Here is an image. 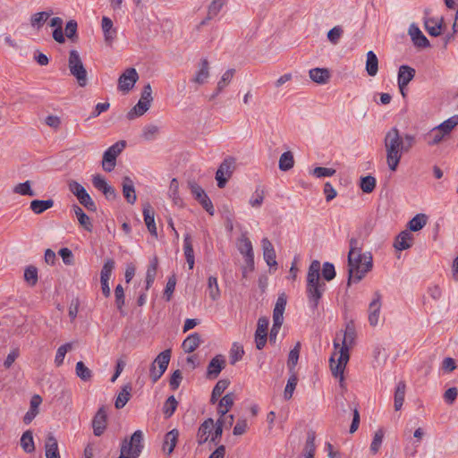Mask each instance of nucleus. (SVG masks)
Wrapping results in <instances>:
<instances>
[{
	"mask_svg": "<svg viewBox=\"0 0 458 458\" xmlns=\"http://www.w3.org/2000/svg\"><path fill=\"white\" fill-rule=\"evenodd\" d=\"M322 276L326 281H331L335 277V267L330 262H325L322 267Z\"/></svg>",
	"mask_w": 458,
	"mask_h": 458,
	"instance_id": "nucleus-62",
	"label": "nucleus"
},
{
	"mask_svg": "<svg viewBox=\"0 0 458 458\" xmlns=\"http://www.w3.org/2000/svg\"><path fill=\"white\" fill-rule=\"evenodd\" d=\"M72 349V344L67 343L61 345L55 353V363L57 367H60L64 363L66 353Z\"/></svg>",
	"mask_w": 458,
	"mask_h": 458,
	"instance_id": "nucleus-50",
	"label": "nucleus"
},
{
	"mask_svg": "<svg viewBox=\"0 0 458 458\" xmlns=\"http://www.w3.org/2000/svg\"><path fill=\"white\" fill-rule=\"evenodd\" d=\"M382 296L379 292H375L373 299L369 306V322L371 327H376L379 322Z\"/></svg>",
	"mask_w": 458,
	"mask_h": 458,
	"instance_id": "nucleus-13",
	"label": "nucleus"
},
{
	"mask_svg": "<svg viewBox=\"0 0 458 458\" xmlns=\"http://www.w3.org/2000/svg\"><path fill=\"white\" fill-rule=\"evenodd\" d=\"M234 403V395L233 393L226 394L220 400L217 407V412L222 417L225 416V414L229 411L231 407Z\"/></svg>",
	"mask_w": 458,
	"mask_h": 458,
	"instance_id": "nucleus-33",
	"label": "nucleus"
},
{
	"mask_svg": "<svg viewBox=\"0 0 458 458\" xmlns=\"http://www.w3.org/2000/svg\"><path fill=\"white\" fill-rule=\"evenodd\" d=\"M139 75L134 68L127 69L118 80V89L123 92H129L135 85Z\"/></svg>",
	"mask_w": 458,
	"mask_h": 458,
	"instance_id": "nucleus-11",
	"label": "nucleus"
},
{
	"mask_svg": "<svg viewBox=\"0 0 458 458\" xmlns=\"http://www.w3.org/2000/svg\"><path fill=\"white\" fill-rule=\"evenodd\" d=\"M42 403V399L38 394H35L31 397L30 403V410L26 412L23 417V422L30 424L38 413V407Z\"/></svg>",
	"mask_w": 458,
	"mask_h": 458,
	"instance_id": "nucleus-25",
	"label": "nucleus"
},
{
	"mask_svg": "<svg viewBox=\"0 0 458 458\" xmlns=\"http://www.w3.org/2000/svg\"><path fill=\"white\" fill-rule=\"evenodd\" d=\"M226 1L227 0H213L208 8L207 20L215 18L219 13L223 6L226 4Z\"/></svg>",
	"mask_w": 458,
	"mask_h": 458,
	"instance_id": "nucleus-48",
	"label": "nucleus"
},
{
	"mask_svg": "<svg viewBox=\"0 0 458 458\" xmlns=\"http://www.w3.org/2000/svg\"><path fill=\"white\" fill-rule=\"evenodd\" d=\"M77 28L78 24L74 20L69 21L65 25L64 36L72 43H75L78 40Z\"/></svg>",
	"mask_w": 458,
	"mask_h": 458,
	"instance_id": "nucleus-49",
	"label": "nucleus"
},
{
	"mask_svg": "<svg viewBox=\"0 0 458 458\" xmlns=\"http://www.w3.org/2000/svg\"><path fill=\"white\" fill-rule=\"evenodd\" d=\"M75 372L77 377L85 382L89 381L92 377V371L82 361L76 363Z\"/></svg>",
	"mask_w": 458,
	"mask_h": 458,
	"instance_id": "nucleus-46",
	"label": "nucleus"
},
{
	"mask_svg": "<svg viewBox=\"0 0 458 458\" xmlns=\"http://www.w3.org/2000/svg\"><path fill=\"white\" fill-rule=\"evenodd\" d=\"M21 446L27 454H31L35 451V445L31 430H27L21 435Z\"/></svg>",
	"mask_w": 458,
	"mask_h": 458,
	"instance_id": "nucleus-38",
	"label": "nucleus"
},
{
	"mask_svg": "<svg viewBox=\"0 0 458 458\" xmlns=\"http://www.w3.org/2000/svg\"><path fill=\"white\" fill-rule=\"evenodd\" d=\"M268 324L269 321L267 318H259L255 334L256 347L259 350H261L266 344Z\"/></svg>",
	"mask_w": 458,
	"mask_h": 458,
	"instance_id": "nucleus-15",
	"label": "nucleus"
},
{
	"mask_svg": "<svg viewBox=\"0 0 458 458\" xmlns=\"http://www.w3.org/2000/svg\"><path fill=\"white\" fill-rule=\"evenodd\" d=\"M367 228L357 231V236L349 241L348 273L349 281H360L373 267V258L370 252H362L366 237L369 235Z\"/></svg>",
	"mask_w": 458,
	"mask_h": 458,
	"instance_id": "nucleus-1",
	"label": "nucleus"
},
{
	"mask_svg": "<svg viewBox=\"0 0 458 458\" xmlns=\"http://www.w3.org/2000/svg\"><path fill=\"white\" fill-rule=\"evenodd\" d=\"M234 69H228L223 73L216 85L218 87V92H222L230 84L234 76Z\"/></svg>",
	"mask_w": 458,
	"mask_h": 458,
	"instance_id": "nucleus-51",
	"label": "nucleus"
},
{
	"mask_svg": "<svg viewBox=\"0 0 458 458\" xmlns=\"http://www.w3.org/2000/svg\"><path fill=\"white\" fill-rule=\"evenodd\" d=\"M171 358V351L170 350H165L164 352H160L157 357L155 359L154 362L155 365L158 366V369L161 370V373H165V371L167 369V366L169 364Z\"/></svg>",
	"mask_w": 458,
	"mask_h": 458,
	"instance_id": "nucleus-42",
	"label": "nucleus"
},
{
	"mask_svg": "<svg viewBox=\"0 0 458 458\" xmlns=\"http://www.w3.org/2000/svg\"><path fill=\"white\" fill-rule=\"evenodd\" d=\"M261 246L263 250V257L269 267H276L277 265L276 259V251L273 244L267 238H263L261 241Z\"/></svg>",
	"mask_w": 458,
	"mask_h": 458,
	"instance_id": "nucleus-21",
	"label": "nucleus"
},
{
	"mask_svg": "<svg viewBox=\"0 0 458 458\" xmlns=\"http://www.w3.org/2000/svg\"><path fill=\"white\" fill-rule=\"evenodd\" d=\"M458 124V115H454L449 119L445 120L439 125V129L445 134H449L451 131Z\"/></svg>",
	"mask_w": 458,
	"mask_h": 458,
	"instance_id": "nucleus-57",
	"label": "nucleus"
},
{
	"mask_svg": "<svg viewBox=\"0 0 458 458\" xmlns=\"http://www.w3.org/2000/svg\"><path fill=\"white\" fill-rule=\"evenodd\" d=\"M177 404L178 403L174 395H171L167 398L163 408L164 413L167 418L171 417L174 414V412L176 410Z\"/></svg>",
	"mask_w": 458,
	"mask_h": 458,
	"instance_id": "nucleus-60",
	"label": "nucleus"
},
{
	"mask_svg": "<svg viewBox=\"0 0 458 458\" xmlns=\"http://www.w3.org/2000/svg\"><path fill=\"white\" fill-rule=\"evenodd\" d=\"M443 18L437 19L434 17L424 18V27L427 32L433 37H437L442 33Z\"/></svg>",
	"mask_w": 458,
	"mask_h": 458,
	"instance_id": "nucleus-19",
	"label": "nucleus"
},
{
	"mask_svg": "<svg viewBox=\"0 0 458 458\" xmlns=\"http://www.w3.org/2000/svg\"><path fill=\"white\" fill-rule=\"evenodd\" d=\"M114 268V261L113 259H107L101 269L100 281H109Z\"/></svg>",
	"mask_w": 458,
	"mask_h": 458,
	"instance_id": "nucleus-55",
	"label": "nucleus"
},
{
	"mask_svg": "<svg viewBox=\"0 0 458 458\" xmlns=\"http://www.w3.org/2000/svg\"><path fill=\"white\" fill-rule=\"evenodd\" d=\"M310 78L315 83L327 84L331 78V71L327 68H313L309 72Z\"/></svg>",
	"mask_w": 458,
	"mask_h": 458,
	"instance_id": "nucleus-22",
	"label": "nucleus"
},
{
	"mask_svg": "<svg viewBox=\"0 0 458 458\" xmlns=\"http://www.w3.org/2000/svg\"><path fill=\"white\" fill-rule=\"evenodd\" d=\"M408 34L415 47L424 48L429 46V41L415 23L410 25Z\"/></svg>",
	"mask_w": 458,
	"mask_h": 458,
	"instance_id": "nucleus-17",
	"label": "nucleus"
},
{
	"mask_svg": "<svg viewBox=\"0 0 458 458\" xmlns=\"http://www.w3.org/2000/svg\"><path fill=\"white\" fill-rule=\"evenodd\" d=\"M102 30L106 39L113 38L115 35V30H113V21L108 17H103L101 22Z\"/></svg>",
	"mask_w": 458,
	"mask_h": 458,
	"instance_id": "nucleus-59",
	"label": "nucleus"
},
{
	"mask_svg": "<svg viewBox=\"0 0 458 458\" xmlns=\"http://www.w3.org/2000/svg\"><path fill=\"white\" fill-rule=\"evenodd\" d=\"M234 159L232 157L225 158L216 173V180L217 181V186L224 188L228 179L233 174L234 170Z\"/></svg>",
	"mask_w": 458,
	"mask_h": 458,
	"instance_id": "nucleus-9",
	"label": "nucleus"
},
{
	"mask_svg": "<svg viewBox=\"0 0 458 458\" xmlns=\"http://www.w3.org/2000/svg\"><path fill=\"white\" fill-rule=\"evenodd\" d=\"M51 13L39 12L31 16L30 24L33 28L39 29L50 17Z\"/></svg>",
	"mask_w": 458,
	"mask_h": 458,
	"instance_id": "nucleus-53",
	"label": "nucleus"
},
{
	"mask_svg": "<svg viewBox=\"0 0 458 458\" xmlns=\"http://www.w3.org/2000/svg\"><path fill=\"white\" fill-rule=\"evenodd\" d=\"M405 391H406V385L403 381H400L397 386L394 392V410L399 411L404 402L405 397Z\"/></svg>",
	"mask_w": 458,
	"mask_h": 458,
	"instance_id": "nucleus-36",
	"label": "nucleus"
},
{
	"mask_svg": "<svg viewBox=\"0 0 458 458\" xmlns=\"http://www.w3.org/2000/svg\"><path fill=\"white\" fill-rule=\"evenodd\" d=\"M54 206V200L53 199H46V200H40V199H34L30 202V208L32 210V212L36 215L42 214L48 208H51Z\"/></svg>",
	"mask_w": 458,
	"mask_h": 458,
	"instance_id": "nucleus-32",
	"label": "nucleus"
},
{
	"mask_svg": "<svg viewBox=\"0 0 458 458\" xmlns=\"http://www.w3.org/2000/svg\"><path fill=\"white\" fill-rule=\"evenodd\" d=\"M157 265H158L157 258V257H153L149 260V264L148 266L147 272H146L147 289H148L150 287V285L155 281L156 275H157Z\"/></svg>",
	"mask_w": 458,
	"mask_h": 458,
	"instance_id": "nucleus-40",
	"label": "nucleus"
},
{
	"mask_svg": "<svg viewBox=\"0 0 458 458\" xmlns=\"http://www.w3.org/2000/svg\"><path fill=\"white\" fill-rule=\"evenodd\" d=\"M360 189L365 193H370L376 187V179L371 175L362 177L360 180Z\"/></svg>",
	"mask_w": 458,
	"mask_h": 458,
	"instance_id": "nucleus-56",
	"label": "nucleus"
},
{
	"mask_svg": "<svg viewBox=\"0 0 458 458\" xmlns=\"http://www.w3.org/2000/svg\"><path fill=\"white\" fill-rule=\"evenodd\" d=\"M415 143V137L411 134L401 136L397 128H391L385 136L384 145L388 168L394 172L403 152H408Z\"/></svg>",
	"mask_w": 458,
	"mask_h": 458,
	"instance_id": "nucleus-3",
	"label": "nucleus"
},
{
	"mask_svg": "<svg viewBox=\"0 0 458 458\" xmlns=\"http://www.w3.org/2000/svg\"><path fill=\"white\" fill-rule=\"evenodd\" d=\"M209 298L212 301H217L220 299L221 296V291L218 285L217 278L216 276H210L208 278V288H207Z\"/></svg>",
	"mask_w": 458,
	"mask_h": 458,
	"instance_id": "nucleus-31",
	"label": "nucleus"
},
{
	"mask_svg": "<svg viewBox=\"0 0 458 458\" xmlns=\"http://www.w3.org/2000/svg\"><path fill=\"white\" fill-rule=\"evenodd\" d=\"M38 269L34 266H29L25 268L24 271V280L30 284V286L36 285L38 283Z\"/></svg>",
	"mask_w": 458,
	"mask_h": 458,
	"instance_id": "nucleus-54",
	"label": "nucleus"
},
{
	"mask_svg": "<svg viewBox=\"0 0 458 458\" xmlns=\"http://www.w3.org/2000/svg\"><path fill=\"white\" fill-rule=\"evenodd\" d=\"M106 417L105 408H99L92 420L93 432L95 436L99 437L104 433L106 428Z\"/></svg>",
	"mask_w": 458,
	"mask_h": 458,
	"instance_id": "nucleus-18",
	"label": "nucleus"
},
{
	"mask_svg": "<svg viewBox=\"0 0 458 458\" xmlns=\"http://www.w3.org/2000/svg\"><path fill=\"white\" fill-rule=\"evenodd\" d=\"M125 141L120 140L109 147L103 155L102 167L106 172H111L116 165V158L125 148Z\"/></svg>",
	"mask_w": 458,
	"mask_h": 458,
	"instance_id": "nucleus-7",
	"label": "nucleus"
},
{
	"mask_svg": "<svg viewBox=\"0 0 458 458\" xmlns=\"http://www.w3.org/2000/svg\"><path fill=\"white\" fill-rule=\"evenodd\" d=\"M151 104L140 98L138 103L128 112L127 118L133 120L136 117L143 115L150 107Z\"/></svg>",
	"mask_w": 458,
	"mask_h": 458,
	"instance_id": "nucleus-27",
	"label": "nucleus"
},
{
	"mask_svg": "<svg viewBox=\"0 0 458 458\" xmlns=\"http://www.w3.org/2000/svg\"><path fill=\"white\" fill-rule=\"evenodd\" d=\"M123 195L129 204H134L137 200L133 181L129 176H124L122 182Z\"/></svg>",
	"mask_w": 458,
	"mask_h": 458,
	"instance_id": "nucleus-20",
	"label": "nucleus"
},
{
	"mask_svg": "<svg viewBox=\"0 0 458 458\" xmlns=\"http://www.w3.org/2000/svg\"><path fill=\"white\" fill-rule=\"evenodd\" d=\"M47 458L59 457L57 441L53 436H49L46 443Z\"/></svg>",
	"mask_w": 458,
	"mask_h": 458,
	"instance_id": "nucleus-43",
	"label": "nucleus"
},
{
	"mask_svg": "<svg viewBox=\"0 0 458 458\" xmlns=\"http://www.w3.org/2000/svg\"><path fill=\"white\" fill-rule=\"evenodd\" d=\"M178 436L179 432L177 429H173L165 435L163 448L168 454L174 451L177 443Z\"/></svg>",
	"mask_w": 458,
	"mask_h": 458,
	"instance_id": "nucleus-35",
	"label": "nucleus"
},
{
	"mask_svg": "<svg viewBox=\"0 0 458 458\" xmlns=\"http://www.w3.org/2000/svg\"><path fill=\"white\" fill-rule=\"evenodd\" d=\"M188 186L191 190V192L192 193V195L194 196V198L197 200H199L200 199H203L204 197H206V195H207L206 192L196 182L190 181L188 182Z\"/></svg>",
	"mask_w": 458,
	"mask_h": 458,
	"instance_id": "nucleus-63",
	"label": "nucleus"
},
{
	"mask_svg": "<svg viewBox=\"0 0 458 458\" xmlns=\"http://www.w3.org/2000/svg\"><path fill=\"white\" fill-rule=\"evenodd\" d=\"M200 344V336L198 333L191 334L182 344L183 351L187 353L194 352Z\"/></svg>",
	"mask_w": 458,
	"mask_h": 458,
	"instance_id": "nucleus-29",
	"label": "nucleus"
},
{
	"mask_svg": "<svg viewBox=\"0 0 458 458\" xmlns=\"http://www.w3.org/2000/svg\"><path fill=\"white\" fill-rule=\"evenodd\" d=\"M225 365V360L221 355L213 358L208 366V376L210 377H216Z\"/></svg>",
	"mask_w": 458,
	"mask_h": 458,
	"instance_id": "nucleus-26",
	"label": "nucleus"
},
{
	"mask_svg": "<svg viewBox=\"0 0 458 458\" xmlns=\"http://www.w3.org/2000/svg\"><path fill=\"white\" fill-rule=\"evenodd\" d=\"M158 132V126L155 124H148L142 129V138L146 140H152L157 137Z\"/></svg>",
	"mask_w": 458,
	"mask_h": 458,
	"instance_id": "nucleus-58",
	"label": "nucleus"
},
{
	"mask_svg": "<svg viewBox=\"0 0 458 458\" xmlns=\"http://www.w3.org/2000/svg\"><path fill=\"white\" fill-rule=\"evenodd\" d=\"M214 420L208 418L205 420L198 428L196 439L199 445H204L210 440V435L214 428Z\"/></svg>",
	"mask_w": 458,
	"mask_h": 458,
	"instance_id": "nucleus-14",
	"label": "nucleus"
},
{
	"mask_svg": "<svg viewBox=\"0 0 458 458\" xmlns=\"http://www.w3.org/2000/svg\"><path fill=\"white\" fill-rule=\"evenodd\" d=\"M68 187H69L70 191L74 196H76L77 199H80L81 196L84 195L87 192L85 188L76 181H71L68 183Z\"/></svg>",
	"mask_w": 458,
	"mask_h": 458,
	"instance_id": "nucleus-64",
	"label": "nucleus"
},
{
	"mask_svg": "<svg viewBox=\"0 0 458 458\" xmlns=\"http://www.w3.org/2000/svg\"><path fill=\"white\" fill-rule=\"evenodd\" d=\"M264 198H265L264 190L258 188V189H256L255 192L250 199L249 203L252 208H259L264 201Z\"/></svg>",
	"mask_w": 458,
	"mask_h": 458,
	"instance_id": "nucleus-61",
	"label": "nucleus"
},
{
	"mask_svg": "<svg viewBox=\"0 0 458 458\" xmlns=\"http://www.w3.org/2000/svg\"><path fill=\"white\" fill-rule=\"evenodd\" d=\"M131 387L130 386H125L122 391L119 393V394L116 397L115 400V407L117 409H121L125 406V404L128 403L130 396H131Z\"/></svg>",
	"mask_w": 458,
	"mask_h": 458,
	"instance_id": "nucleus-47",
	"label": "nucleus"
},
{
	"mask_svg": "<svg viewBox=\"0 0 458 458\" xmlns=\"http://www.w3.org/2000/svg\"><path fill=\"white\" fill-rule=\"evenodd\" d=\"M321 264L313 260L308 269L306 277V297L309 308L314 312L318 310L319 301L327 290V284L320 277Z\"/></svg>",
	"mask_w": 458,
	"mask_h": 458,
	"instance_id": "nucleus-4",
	"label": "nucleus"
},
{
	"mask_svg": "<svg viewBox=\"0 0 458 458\" xmlns=\"http://www.w3.org/2000/svg\"><path fill=\"white\" fill-rule=\"evenodd\" d=\"M13 191L21 196L33 197L36 195L35 191L31 189L30 181H26L21 183H18L13 187Z\"/></svg>",
	"mask_w": 458,
	"mask_h": 458,
	"instance_id": "nucleus-45",
	"label": "nucleus"
},
{
	"mask_svg": "<svg viewBox=\"0 0 458 458\" xmlns=\"http://www.w3.org/2000/svg\"><path fill=\"white\" fill-rule=\"evenodd\" d=\"M356 332L352 323L346 325L344 332H340L334 340L335 352L329 360L330 369L335 377H338L341 386L344 383V371L349 361V350L354 345Z\"/></svg>",
	"mask_w": 458,
	"mask_h": 458,
	"instance_id": "nucleus-2",
	"label": "nucleus"
},
{
	"mask_svg": "<svg viewBox=\"0 0 458 458\" xmlns=\"http://www.w3.org/2000/svg\"><path fill=\"white\" fill-rule=\"evenodd\" d=\"M72 209L74 214L80 223V225L88 232H91L93 225L90 221V218L85 214L81 208L78 205H73Z\"/></svg>",
	"mask_w": 458,
	"mask_h": 458,
	"instance_id": "nucleus-28",
	"label": "nucleus"
},
{
	"mask_svg": "<svg viewBox=\"0 0 458 458\" xmlns=\"http://www.w3.org/2000/svg\"><path fill=\"white\" fill-rule=\"evenodd\" d=\"M428 217L425 214H417L408 223L410 231L418 232L421 230L427 224Z\"/></svg>",
	"mask_w": 458,
	"mask_h": 458,
	"instance_id": "nucleus-41",
	"label": "nucleus"
},
{
	"mask_svg": "<svg viewBox=\"0 0 458 458\" xmlns=\"http://www.w3.org/2000/svg\"><path fill=\"white\" fill-rule=\"evenodd\" d=\"M183 250L186 261L189 266V269H192L194 267L195 259H194V251L192 248L191 239L190 235H185L183 240Z\"/></svg>",
	"mask_w": 458,
	"mask_h": 458,
	"instance_id": "nucleus-30",
	"label": "nucleus"
},
{
	"mask_svg": "<svg viewBox=\"0 0 458 458\" xmlns=\"http://www.w3.org/2000/svg\"><path fill=\"white\" fill-rule=\"evenodd\" d=\"M384 435H385V432L382 428H379L375 432L372 442L370 444V448H369L370 452L373 454H376L379 451L382 442H383Z\"/></svg>",
	"mask_w": 458,
	"mask_h": 458,
	"instance_id": "nucleus-52",
	"label": "nucleus"
},
{
	"mask_svg": "<svg viewBox=\"0 0 458 458\" xmlns=\"http://www.w3.org/2000/svg\"><path fill=\"white\" fill-rule=\"evenodd\" d=\"M414 75L415 70L410 66L402 65L399 68L398 87L403 97L405 96L404 89L406 86L409 84V82L413 79Z\"/></svg>",
	"mask_w": 458,
	"mask_h": 458,
	"instance_id": "nucleus-16",
	"label": "nucleus"
},
{
	"mask_svg": "<svg viewBox=\"0 0 458 458\" xmlns=\"http://www.w3.org/2000/svg\"><path fill=\"white\" fill-rule=\"evenodd\" d=\"M210 75V64L207 59H202L196 64L195 71L191 79V81L195 83L197 86H202L208 82Z\"/></svg>",
	"mask_w": 458,
	"mask_h": 458,
	"instance_id": "nucleus-8",
	"label": "nucleus"
},
{
	"mask_svg": "<svg viewBox=\"0 0 458 458\" xmlns=\"http://www.w3.org/2000/svg\"><path fill=\"white\" fill-rule=\"evenodd\" d=\"M143 447V433L141 430H136L130 439L123 440L118 458H138Z\"/></svg>",
	"mask_w": 458,
	"mask_h": 458,
	"instance_id": "nucleus-5",
	"label": "nucleus"
},
{
	"mask_svg": "<svg viewBox=\"0 0 458 458\" xmlns=\"http://www.w3.org/2000/svg\"><path fill=\"white\" fill-rule=\"evenodd\" d=\"M236 247L240 253L244 256L245 262L247 264H253L254 253L252 243L246 235V233H242L241 237L237 240Z\"/></svg>",
	"mask_w": 458,
	"mask_h": 458,
	"instance_id": "nucleus-12",
	"label": "nucleus"
},
{
	"mask_svg": "<svg viewBox=\"0 0 458 458\" xmlns=\"http://www.w3.org/2000/svg\"><path fill=\"white\" fill-rule=\"evenodd\" d=\"M168 196L172 199L174 205L179 207L182 206L183 201L179 195V182L175 178L172 179L170 182Z\"/></svg>",
	"mask_w": 458,
	"mask_h": 458,
	"instance_id": "nucleus-34",
	"label": "nucleus"
},
{
	"mask_svg": "<svg viewBox=\"0 0 458 458\" xmlns=\"http://www.w3.org/2000/svg\"><path fill=\"white\" fill-rule=\"evenodd\" d=\"M445 134L436 126L425 135V140L429 146H435L442 141Z\"/></svg>",
	"mask_w": 458,
	"mask_h": 458,
	"instance_id": "nucleus-39",
	"label": "nucleus"
},
{
	"mask_svg": "<svg viewBox=\"0 0 458 458\" xmlns=\"http://www.w3.org/2000/svg\"><path fill=\"white\" fill-rule=\"evenodd\" d=\"M143 216L144 222L147 225L148 232L154 235H157V226L155 224V212L148 203L143 206Z\"/></svg>",
	"mask_w": 458,
	"mask_h": 458,
	"instance_id": "nucleus-23",
	"label": "nucleus"
},
{
	"mask_svg": "<svg viewBox=\"0 0 458 458\" xmlns=\"http://www.w3.org/2000/svg\"><path fill=\"white\" fill-rule=\"evenodd\" d=\"M69 70L71 74L76 78V81L81 87H85L87 85V71L81 63V59H69Z\"/></svg>",
	"mask_w": 458,
	"mask_h": 458,
	"instance_id": "nucleus-10",
	"label": "nucleus"
},
{
	"mask_svg": "<svg viewBox=\"0 0 458 458\" xmlns=\"http://www.w3.org/2000/svg\"><path fill=\"white\" fill-rule=\"evenodd\" d=\"M412 242L413 236L411 232L404 230L395 238L394 247L398 250H404L411 246Z\"/></svg>",
	"mask_w": 458,
	"mask_h": 458,
	"instance_id": "nucleus-24",
	"label": "nucleus"
},
{
	"mask_svg": "<svg viewBox=\"0 0 458 458\" xmlns=\"http://www.w3.org/2000/svg\"><path fill=\"white\" fill-rule=\"evenodd\" d=\"M243 354L244 350L242 345L238 343H233L229 352L230 363L234 365L242 359Z\"/></svg>",
	"mask_w": 458,
	"mask_h": 458,
	"instance_id": "nucleus-44",
	"label": "nucleus"
},
{
	"mask_svg": "<svg viewBox=\"0 0 458 458\" xmlns=\"http://www.w3.org/2000/svg\"><path fill=\"white\" fill-rule=\"evenodd\" d=\"M286 306V296L282 293L278 296L273 311V327L270 330L269 340L276 342L279 330L284 323V312Z\"/></svg>",
	"mask_w": 458,
	"mask_h": 458,
	"instance_id": "nucleus-6",
	"label": "nucleus"
},
{
	"mask_svg": "<svg viewBox=\"0 0 458 458\" xmlns=\"http://www.w3.org/2000/svg\"><path fill=\"white\" fill-rule=\"evenodd\" d=\"M294 165V157L293 154L291 151L284 152L280 157L278 162V167L281 171L286 172L292 169Z\"/></svg>",
	"mask_w": 458,
	"mask_h": 458,
	"instance_id": "nucleus-37",
	"label": "nucleus"
}]
</instances>
